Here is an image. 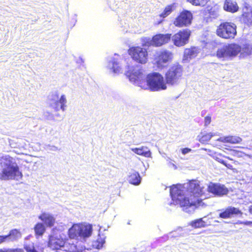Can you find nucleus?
Returning <instances> with one entry per match:
<instances>
[{
    "mask_svg": "<svg viewBox=\"0 0 252 252\" xmlns=\"http://www.w3.org/2000/svg\"><path fill=\"white\" fill-rule=\"evenodd\" d=\"M82 252V251L75 244L66 243L62 252Z\"/></svg>",
    "mask_w": 252,
    "mask_h": 252,
    "instance_id": "obj_27",
    "label": "nucleus"
},
{
    "mask_svg": "<svg viewBox=\"0 0 252 252\" xmlns=\"http://www.w3.org/2000/svg\"><path fill=\"white\" fill-rule=\"evenodd\" d=\"M6 240L5 235H0V244L5 242Z\"/></svg>",
    "mask_w": 252,
    "mask_h": 252,
    "instance_id": "obj_40",
    "label": "nucleus"
},
{
    "mask_svg": "<svg viewBox=\"0 0 252 252\" xmlns=\"http://www.w3.org/2000/svg\"><path fill=\"white\" fill-rule=\"evenodd\" d=\"M242 50L241 47L236 43H230L218 49L216 55L218 58L236 57Z\"/></svg>",
    "mask_w": 252,
    "mask_h": 252,
    "instance_id": "obj_7",
    "label": "nucleus"
},
{
    "mask_svg": "<svg viewBox=\"0 0 252 252\" xmlns=\"http://www.w3.org/2000/svg\"><path fill=\"white\" fill-rule=\"evenodd\" d=\"M192 19V13L189 11L184 10L175 18L173 24L178 28L187 27L191 23Z\"/></svg>",
    "mask_w": 252,
    "mask_h": 252,
    "instance_id": "obj_9",
    "label": "nucleus"
},
{
    "mask_svg": "<svg viewBox=\"0 0 252 252\" xmlns=\"http://www.w3.org/2000/svg\"><path fill=\"white\" fill-rule=\"evenodd\" d=\"M240 20L248 27L252 26V8L249 6L244 7Z\"/></svg>",
    "mask_w": 252,
    "mask_h": 252,
    "instance_id": "obj_15",
    "label": "nucleus"
},
{
    "mask_svg": "<svg viewBox=\"0 0 252 252\" xmlns=\"http://www.w3.org/2000/svg\"><path fill=\"white\" fill-rule=\"evenodd\" d=\"M225 158H228L229 159H231L229 157H225Z\"/></svg>",
    "mask_w": 252,
    "mask_h": 252,
    "instance_id": "obj_44",
    "label": "nucleus"
},
{
    "mask_svg": "<svg viewBox=\"0 0 252 252\" xmlns=\"http://www.w3.org/2000/svg\"><path fill=\"white\" fill-rule=\"evenodd\" d=\"M34 230L36 235L41 236L44 233L45 228L42 223L38 222L35 225Z\"/></svg>",
    "mask_w": 252,
    "mask_h": 252,
    "instance_id": "obj_30",
    "label": "nucleus"
},
{
    "mask_svg": "<svg viewBox=\"0 0 252 252\" xmlns=\"http://www.w3.org/2000/svg\"><path fill=\"white\" fill-rule=\"evenodd\" d=\"M189 224L194 228L205 227L208 226L207 223L203 220L202 218L192 220L190 222Z\"/></svg>",
    "mask_w": 252,
    "mask_h": 252,
    "instance_id": "obj_28",
    "label": "nucleus"
},
{
    "mask_svg": "<svg viewBox=\"0 0 252 252\" xmlns=\"http://www.w3.org/2000/svg\"><path fill=\"white\" fill-rule=\"evenodd\" d=\"M187 191L189 192L188 196L181 195L180 189L174 187L171 188L170 193L172 199H176L177 203L183 210H187L190 207L196 209L206 206L203 200L199 198L204 194V191L203 188L200 187L197 181H189Z\"/></svg>",
    "mask_w": 252,
    "mask_h": 252,
    "instance_id": "obj_1",
    "label": "nucleus"
},
{
    "mask_svg": "<svg viewBox=\"0 0 252 252\" xmlns=\"http://www.w3.org/2000/svg\"><path fill=\"white\" fill-rule=\"evenodd\" d=\"M126 75L129 78V80L136 83L137 85L141 87V84L142 82H145V75L143 73V71L142 69L138 70L129 69L127 70Z\"/></svg>",
    "mask_w": 252,
    "mask_h": 252,
    "instance_id": "obj_13",
    "label": "nucleus"
},
{
    "mask_svg": "<svg viewBox=\"0 0 252 252\" xmlns=\"http://www.w3.org/2000/svg\"><path fill=\"white\" fill-rule=\"evenodd\" d=\"M66 99L64 95H62L59 100H56L53 104V107L56 111L62 109L64 110L66 106Z\"/></svg>",
    "mask_w": 252,
    "mask_h": 252,
    "instance_id": "obj_24",
    "label": "nucleus"
},
{
    "mask_svg": "<svg viewBox=\"0 0 252 252\" xmlns=\"http://www.w3.org/2000/svg\"><path fill=\"white\" fill-rule=\"evenodd\" d=\"M53 97H54L53 99H55L56 98H59V95H58V94H55Z\"/></svg>",
    "mask_w": 252,
    "mask_h": 252,
    "instance_id": "obj_43",
    "label": "nucleus"
},
{
    "mask_svg": "<svg viewBox=\"0 0 252 252\" xmlns=\"http://www.w3.org/2000/svg\"><path fill=\"white\" fill-rule=\"evenodd\" d=\"M97 242H98L99 243V240L98 239L97 240ZM100 245H98V246H100V247H102V245L104 244L105 243V240L104 239H100Z\"/></svg>",
    "mask_w": 252,
    "mask_h": 252,
    "instance_id": "obj_41",
    "label": "nucleus"
},
{
    "mask_svg": "<svg viewBox=\"0 0 252 252\" xmlns=\"http://www.w3.org/2000/svg\"><path fill=\"white\" fill-rule=\"evenodd\" d=\"M214 135L211 133H201L199 137V141L202 144H206Z\"/></svg>",
    "mask_w": 252,
    "mask_h": 252,
    "instance_id": "obj_31",
    "label": "nucleus"
},
{
    "mask_svg": "<svg viewBox=\"0 0 252 252\" xmlns=\"http://www.w3.org/2000/svg\"><path fill=\"white\" fill-rule=\"evenodd\" d=\"M171 38V33H159L154 35L151 40V44L155 47H160L168 43Z\"/></svg>",
    "mask_w": 252,
    "mask_h": 252,
    "instance_id": "obj_14",
    "label": "nucleus"
},
{
    "mask_svg": "<svg viewBox=\"0 0 252 252\" xmlns=\"http://www.w3.org/2000/svg\"><path fill=\"white\" fill-rule=\"evenodd\" d=\"M191 151V149L188 148H185L182 149V153L183 154L185 155Z\"/></svg>",
    "mask_w": 252,
    "mask_h": 252,
    "instance_id": "obj_39",
    "label": "nucleus"
},
{
    "mask_svg": "<svg viewBox=\"0 0 252 252\" xmlns=\"http://www.w3.org/2000/svg\"><path fill=\"white\" fill-rule=\"evenodd\" d=\"M242 50L244 53L250 55L252 52V46L249 44H245L242 48Z\"/></svg>",
    "mask_w": 252,
    "mask_h": 252,
    "instance_id": "obj_35",
    "label": "nucleus"
},
{
    "mask_svg": "<svg viewBox=\"0 0 252 252\" xmlns=\"http://www.w3.org/2000/svg\"><path fill=\"white\" fill-rule=\"evenodd\" d=\"M80 237L86 238L91 236L92 232V227L90 225L79 224Z\"/></svg>",
    "mask_w": 252,
    "mask_h": 252,
    "instance_id": "obj_21",
    "label": "nucleus"
},
{
    "mask_svg": "<svg viewBox=\"0 0 252 252\" xmlns=\"http://www.w3.org/2000/svg\"><path fill=\"white\" fill-rule=\"evenodd\" d=\"M198 53V49L196 47L191 46L189 48H185L183 53V61L189 62L196 57Z\"/></svg>",
    "mask_w": 252,
    "mask_h": 252,
    "instance_id": "obj_17",
    "label": "nucleus"
},
{
    "mask_svg": "<svg viewBox=\"0 0 252 252\" xmlns=\"http://www.w3.org/2000/svg\"><path fill=\"white\" fill-rule=\"evenodd\" d=\"M66 244V239L63 238L50 236L49 238L48 246L52 251L56 252H62Z\"/></svg>",
    "mask_w": 252,
    "mask_h": 252,
    "instance_id": "obj_11",
    "label": "nucleus"
},
{
    "mask_svg": "<svg viewBox=\"0 0 252 252\" xmlns=\"http://www.w3.org/2000/svg\"><path fill=\"white\" fill-rule=\"evenodd\" d=\"M112 69H113V71L115 73L118 72L120 71L119 67L118 66L117 63H113Z\"/></svg>",
    "mask_w": 252,
    "mask_h": 252,
    "instance_id": "obj_38",
    "label": "nucleus"
},
{
    "mask_svg": "<svg viewBox=\"0 0 252 252\" xmlns=\"http://www.w3.org/2000/svg\"><path fill=\"white\" fill-rule=\"evenodd\" d=\"M207 10L209 16L213 18L216 17L218 15V8L216 6H208Z\"/></svg>",
    "mask_w": 252,
    "mask_h": 252,
    "instance_id": "obj_32",
    "label": "nucleus"
},
{
    "mask_svg": "<svg viewBox=\"0 0 252 252\" xmlns=\"http://www.w3.org/2000/svg\"><path fill=\"white\" fill-rule=\"evenodd\" d=\"M208 191L215 196L221 197L228 193V189L224 185L211 183L207 188Z\"/></svg>",
    "mask_w": 252,
    "mask_h": 252,
    "instance_id": "obj_12",
    "label": "nucleus"
},
{
    "mask_svg": "<svg viewBox=\"0 0 252 252\" xmlns=\"http://www.w3.org/2000/svg\"><path fill=\"white\" fill-rule=\"evenodd\" d=\"M183 71V67L179 63L172 64L165 74L166 85L173 86L177 84L182 78Z\"/></svg>",
    "mask_w": 252,
    "mask_h": 252,
    "instance_id": "obj_4",
    "label": "nucleus"
},
{
    "mask_svg": "<svg viewBox=\"0 0 252 252\" xmlns=\"http://www.w3.org/2000/svg\"><path fill=\"white\" fill-rule=\"evenodd\" d=\"M216 160L220 162V163L224 165L228 169H233V166L231 164L227 163L224 160L218 157H216Z\"/></svg>",
    "mask_w": 252,
    "mask_h": 252,
    "instance_id": "obj_36",
    "label": "nucleus"
},
{
    "mask_svg": "<svg viewBox=\"0 0 252 252\" xmlns=\"http://www.w3.org/2000/svg\"><path fill=\"white\" fill-rule=\"evenodd\" d=\"M0 252H24L22 249H0Z\"/></svg>",
    "mask_w": 252,
    "mask_h": 252,
    "instance_id": "obj_34",
    "label": "nucleus"
},
{
    "mask_svg": "<svg viewBox=\"0 0 252 252\" xmlns=\"http://www.w3.org/2000/svg\"><path fill=\"white\" fill-rule=\"evenodd\" d=\"M191 32L189 29H182L171 35V39L174 45L178 47L184 46L189 42Z\"/></svg>",
    "mask_w": 252,
    "mask_h": 252,
    "instance_id": "obj_8",
    "label": "nucleus"
},
{
    "mask_svg": "<svg viewBox=\"0 0 252 252\" xmlns=\"http://www.w3.org/2000/svg\"><path fill=\"white\" fill-rule=\"evenodd\" d=\"M242 212L238 208L229 206L219 214V217L222 219H228L234 215H242Z\"/></svg>",
    "mask_w": 252,
    "mask_h": 252,
    "instance_id": "obj_16",
    "label": "nucleus"
},
{
    "mask_svg": "<svg viewBox=\"0 0 252 252\" xmlns=\"http://www.w3.org/2000/svg\"><path fill=\"white\" fill-rule=\"evenodd\" d=\"M223 8L225 11L232 13L237 12L239 10L237 2L232 0H225Z\"/></svg>",
    "mask_w": 252,
    "mask_h": 252,
    "instance_id": "obj_19",
    "label": "nucleus"
},
{
    "mask_svg": "<svg viewBox=\"0 0 252 252\" xmlns=\"http://www.w3.org/2000/svg\"><path fill=\"white\" fill-rule=\"evenodd\" d=\"M21 236L22 234L20 231L17 229L10 230L8 234L5 235L6 239L12 242L17 240Z\"/></svg>",
    "mask_w": 252,
    "mask_h": 252,
    "instance_id": "obj_23",
    "label": "nucleus"
},
{
    "mask_svg": "<svg viewBox=\"0 0 252 252\" xmlns=\"http://www.w3.org/2000/svg\"><path fill=\"white\" fill-rule=\"evenodd\" d=\"M128 54L136 63L144 64L149 60L148 49L141 46H133L127 50Z\"/></svg>",
    "mask_w": 252,
    "mask_h": 252,
    "instance_id": "obj_5",
    "label": "nucleus"
},
{
    "mask_svg": "<svg viewBox=\"0 0 252 252\" xmlns=\"http://www.w3.org/2000/svg\"><path fill=\"white\" fill-rule=\"evenodd\" d=\"M210 0H188V1L193 5L203 6L205 5Z\"/></svg>",
    "mask_w": 252,
    "mask_h": 252,
    "instance_id": "obj_33",
    "label": "nucleus"
},
{
    "mask_svg": "<svg viewBox=\"0 0 252 252\" xmlns=\"http://www.w3.org/2000/svg\"><path fill=\"white\" fill-rule=\"evenodd\" d=\"M242 141V138L237 136L229 135L224 137V141L231 144H239Z\"/></svg>",
    "mask_w": 252,
    "mask_h": 252,
    "instance_id": "obj_29",
    "label": "nucleus"
},
{
    "mask_svg": "<svg viewBox=\"0 0 252 252\" xmlns=\"http://www.w3.org/2000/svg\"><path fill=\"white\" fill-rule=\"evenodd\" d=\"M79 224H74L68 230V235L70 239H76L80 236Z\"/></svg>",
    "mask_w": 252,
    "mask_h": 252,
    "instance_id": "obj_25",
    "label": "nucleus"
},
{
    "mask_svg": "<svg viewBox=\"0 0 252 252\" xmlns=\"http://www.w3.org/2000/svg\"><path fill=\"white\" fill-rule=\"evenodd\" d=\"M127 180L130 184L138 185L141 182V178L138 172L133 171L129 173Z\"/></svg>",
    "mask_w": 252,
    "mask_h": 252,
    "instance_id": "obj_20",
    "label": "nucleus"
},
{
    "mask_svg": "<svg viewBox=\"0 0 252 252\" xmlns=\"http://www.w3.org/2000/svg\"><path fill=\"white\" fill-rule=\"evenodd\" d=\"M212 118L210 115H208L204 118V126H208L211 122Z\"/></svg>",
    "mask_w": 252,
    "mask_h": 252,
    "instance_id": "obj_37",
    "label": "nucleus"
},
{
    "mask_svg": "<svg viewBox=\"0 0 252 252\" xmlns=\"http://www.w3.org/2000/svg\"><path fill=\"white\" fill-rule=\"evenodd\" d=\"M236 26L229 22H223L217 27L216 33L219 37L224 39L234 38L237 34Z\"/></svg>",
    "mask_w": 252,
    "mask_h": 252,
    "instance_id": "obj_6",
    "label": "nucleus"
},
{
    "mask_svg": "<svg viewBox=\"0 0 252 252\" xmlns=\"http://www.w3.org/2000/svg\"><path fill=\"white\" fill-rule=\"evenodd\" d=\"M175 9L174 3L167 5L165 7L163 11L159 14V17L162 18H165L169 16Z\"/></svg>",
    "mask_w": 252,
    "mask_h": 252,
    "instance_id": "obj_26",
    "label": "nucleus"
},
{
    "mask_svg": "<svg viewBox=\"0 0 252 252\" xmlns=\"http://www.w3.org/2000/svg\"><path fill=\"white\" fill-rule=\"evenodd\" d=\"M173 58V54L170 51H161L155 58V64L158 68H163L166 64L171 62Z\"/></svg>",
    "mask_w": 252,
    "mask_h": 252,
    "instance_id": "obj_10",
    "label": "nucleus"
},
{
    "mask_svg": "<svg viewBox=\"0 0 252 252\" xmlns=\"http://www.w3.org/2000/svg\"><path fill=\"white\" fill-rule=\"evenodd\" d=\"M38 218L48 227L54 226L55 222V219L53 216L45 212L42 213Z\"/></svg>",
    "mask_w": 252,
    "mask_h": 252,
    "instance_id": "obj_18",
    "label": "nucleus"
},
{
    "mask_svg": "<svg viewBox=\"0 0 252 252\" xmlns=\"http://www.w3.org/2000/svg\"><path fill=\"white\" fill-rule=\"evenodd\" d=\"M249 212L251 214H252V205L249 207Z\"/></svg>",
    "mask_w": 252,
    "mask_h": 252,
    "instance_id": "obj_42",
    "label": "nucleus"
},
{
    "mask_svg": "<svg viewBox=\"0 0 252 252\" xmlns=\"http://www.w3.org/2000/svg\"><path fill=\"white\" fill-rule=\"evenodd\" d=\"M0 167L2 168L0 172V180H18L23 177V174L19 166L14 158L9 155L0 158Z\"/></svg>",
    "mask_w": 252,
    "mask_h": 252,
    "instance_id": "obj_2",
    "label": "nucleus"
},
{
    "mask_svg": "<svg viewBox=\"0 0 252 252\" xmlns=\"http://www.w3.org/2000/svg\"><path fill=\"white\" fill-rule=\"evenodd\" d=\"M131 150L138 155L142 156L146 158H150L151 157V152L146 147L142 146L140 148H132Z\"/></svg>",
    "mask_w": 252,
    "mask_h": 252,
    "instance_id": "obj_22",
    "label": "nucleus"
},
{
    "mask_svg": "<svg viewBox=\"0 0 252 252\" xmlns=\"http://www.w3.org/2000/svg\"><path fill=\"white\" fill-rule=\"evenodd\" d=\"M140 84L141 88L149 89L151 91H159L167 89V85L163 77L157 72L148 74L145 82H142Z\"/></svg>",
    "mask_w": 252,
    "mask_h": 252,
    "instance_id": "obj_3",
    "label": "nucleus"
}]
</instances>
